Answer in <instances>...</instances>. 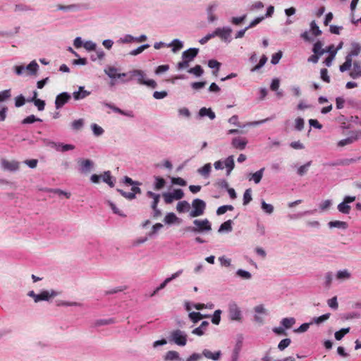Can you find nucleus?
<instances>
[{
    "label": "nucleus",
    "instance_id": "e2e57ef3",
    "mask_svg": "<svg viewBox=\"0 0 361 361\" xmlns=\"http://www.w3.org/2000/svg\"><path fill=\"white\" fill-rule=\"evenodd\" d=\"M236 274L238 276L245 279H250L251 278V274L243 269H238Z\"/></svg>",
    "mask_w": 361,
    "mask_h": 361
},
{
    "label": "nucleus",
    "instance_id": "864d4df0",
    "mask_svg": "<svg viewBox=\"0 0 361 361\" xmlns=\"http://www.w3.org/2000/svg\"><path fill=\"white\" fill-rule=\"evenodd\" d=\"M290 343L291 341L290 338H284L280 341V343L278 345V348L280 350H283L289 346Z\"/></svg>",
    "mask_w": 361,
    "mask_h": 361
},
{
    "label": "nucleus",
    "instance_id": "f3484780",
    "mask_svg": "<svg viewBox=\"0 0 361 361\" xmlns=\"http://www.w3.org/2000/svg\"><path fill=\"white\" fill-rule=\"evenodd\" d=\"M90 94V92L84 90L83 87H80L79 90L73 92V97L75 100H79L85 98Z\"/></svg>",
    "mask_w": 361,
    "mask_h": 361
},
{
    "label": "nucleus",
    "instance_id": "393cba45",
    "mask_svg": "<svg viewBox=\"0 0 361 361\" xmlns=\"http://www.w3.org/2000/svg\"><path fill=\"white\" fill-rule=\"evenodd\" d=\"M208 325L209 322L204 321L202 322L201 325L199 327H197L195 329H193L192 333L197 336H202L204 334V330L208 326Z\"/></svg>",
    "mask_w": 361,
    "mask_h": 361
},
{
    "label": "nucleus",
    "instance_id": "4468645a",
    "mask_svg": "<svg viewBox=\"0 0 361 361\" xmlns=\"http://www.w3.org/2000/svg\"><path fill=\"white\" fill-rule=\"evenodd\" d=\"M217 4L216 3H213V4H211L208 6L207 8V16H208V20L209 22H214L215 21L217 18L216 16L214 15V11L216 10V7H217Z\"/></svg>",
    "mask_w": 361,
    "mask_h": 361
},
{
    "label": "nucleus",
    "instance_id": "aec40b11",
    "mask_svg": "<svg viewBox=\"0 0 361 361\" xmlns=\"http://www.w3.org/2000/svg\"><path fill=\"white\" fill-rule=\"evenodd\" d=\"M147 196L149 198L153 199V202L152 203L151 207H152V209H156V207H157L158 203L160 200V195L156 194L152 191H148L147 192Z\"/></svg>",
    "mask_w": 361,
    "mask_h": 361
},
{
    "label": "nucleus",
    "instance_id": "c756f323",
    "mask_svg": "<svg viewBox=\"0 0 361 361\" xmlns=\"http://www.w3.org/2000/svg\"><path fill=\"white\" fill-rule=\"evenodd\" d=\"M101 176V178L104 183H107L111 188L114 186V183L112 180V176H111V172L109 171H105L104 174Z\"/></svg>",
    "mask_w": 361,
    "mask_h": 361
},
{
    "label": "nucleus",
    "instance_id": "6e6d98bb",
    "mask_svg": "<svg viewBox=\"0 0 361 361\" xmlns=\"http://www.w3.org/2000/svg\"><path fill=\"white\" fill-rule=\"evenodd\" d=\"M262 209L267 214H271L274 212V207L270 204L266 203L264 201L262 202Z\"/></svg>",
    "mask_w": 361,
    "mask_h": 361
},
{
    "label": "nucleus",
    "instance_id": "9d476101",
    "mask_svg": "<svg viewBox=\"0 0 361 361\" xmlns=\"http://www.w3.org/2000/svg\"><path fill=\"white\" fill-rule=\"evenodd\" d=\"M132 192H126L121 189H118L117 191L124 197L128 200H133L135 198V194L141 193V189L137 186H133L131 188Z\"/></svg>",
    "mask_w": 361,
    "mask_h": 361
},
{
    "label": "nucleus",
    "instance_id": "c9c22d12",
    "mask_svg": "<svg viewBox=\"0 0 361 361\" xmlns=\"http://www.w3.org/2000/svg\"><path fill=\"white\" fill-rule=\"evenodd\" d=\"M232 221L228 220L225 222H224L219 228V232H223V231H232Z\"/></svg>",
    "mask_w": 361,
    "mask_h": 361
},
{
    "label": "nucleus",
    "instance_id": "774afa93",
    "mask_svg": "<svg viewBox=\"0 0 361 361\" xmlns=\"http://www.w3.org/2000/svg\"><path fill=\"white\" fill-rule=\"evenodd\" d=\"M282 57V52L281 51H278L277 53H275L272 55L271 62L272 64H277L279 62V60Z\"/></svg>",
    "mask_w": 361,
    "mask_h": 361
},
{
    "label": "nucleus",
    "instance_id": "f257e3e1",
    "mask_svg": "<svg viewBox=\"0 0 361 361\" xmlns=\"http://www.w3.org/2000/svg\"><path fill=\"white\" fill-rule=\"evenodd\" d=\"M195 225L190 230L194 233H203L210 231L212 230V225L207 219L200 220L195 219L193 221Z\"/></svg>",
    "mask_w": 361,
    "mask_h": 361
},
{
    "label": "nucleus",
    "instance_id": "3c124183",
    "mask_svg": "<svg viewBox=\"0 0 361 361\" xmlns=\"http://www.w3.org/2000/svg\"><path fill=\"white\" fill-rule=\"evenodd\" d=\"M148 47H149V45L147 44L142 45V46L137 47V49H135L134 50H132L130 52V54L132 55V56H136V55L140 54V53H142L145 49H147Z\"/></svg>",
    "mask_w": 361,
    "mask_h": 361
},
{
    "label": "nucleus",
    "instance_id": "680f3d73",
    "mask_svg": "<svg viewBox=\"0 0 361 361\" xmlns=\"http://www.w3.org/2000/svg\"><path fill=\"white\" fill-rule=\"evenodd\" d=\"M25 101L26 100L23 95H19L15 99V106L16 107H20L25 104Z\"/></svg>",
    "mask_w": 361,
    "mask_h": 361
},
{
    "label": "nucleus",
    "instance_id": "7c9ffc66",
    "mask_svg": "<svg viewBox=\"0 0 361 361\" xmlns=\"http://www.w3.org/2000/svg\"><path fill=\"white\" fill-rule=\"evenodd\" d=\"M211 164L208 163L204 164L202 167L200 168L197 171L200 174L204 177H208L211 171Z\"/></svg>",
    "mask_w": 361,
    "mask_h": 361
},
{
    "label": "nucleus",
    "instance_id": "58836bf2",
    "mask_svg": "<svg viewBox=\"0 0 361 361\" xmlns=\"http://www.w3.org/2000/svg\"><path fill=\"white\" fill-rule=\"evenodd\" d=\"M106 106H109V108H111L114 112H116V113H118L120 114H122V115H124V116H129V117H133V115L132 114L131 111H129V112H125L124 111H123L122 109L115 106H113L111 104H106Z\"/></svg>",
    "mask_w": 361,
    "mask_h": 361
},
{
    "label": "nucleus",
    "instance_id": "c85d7f7f",
    "mask_svg": "<svg viewBox=\"0 0 361 361\" xmlns=\"http://www.w3.org/2000/svg\"><path fill=\"white\" fill-rule=\"evenodd\" d=\"M225 166L227 168V175L228 176L234 169L235 163L233 156H229L225 161Z\"/></svg>",
    "mask_w": 361,
    "mask_h": 361
},
{
    "label": "nucleus",
    "instance_id": "2eb2a0df",
    "mask_svg": "<svg viewBox=\"0 0 361 361\" xmlns=\"http://www.w3.org/2000/svg\"><path fill=\"white\" fill-rule=\"evenodd\" d=\"M221 353L220 350L216 351L215 353H212V352H211L208 349H204L202 351V355L203 356H204L205 357H207L208 359H211V360H219V358L221 357Z\"/></svg>",
    "mask_w": 361,
    "mask_h": 361
},
{
    "label": "nucleus",
    "instance_id": "b1692460",
    "mask_svg": "<svg viewBox=\"0 0 361 361\" xmlns=\"http://www.w3.org/2000/svg\"><path fill=\"white\" fill-rule=\"evenodd\" d=\"M199 114L200 116H207L212 120L214 119L216 117L214 112H213L211 109H207L206 107L201 108L199 111Z\"/></svg>",
    "mask_w": 361,
    "mask_h": 361
},
{
    "label": "nucleus",
    "instance_id": "bf43d9fd",
    "mask_svg": "<svg viewBox=\"0 0 361 361\" xmlns=\"http://www.w3.org/2000/svg\"><path fill=\"white\" fill-rule=\"evenodd\" d=\"M330 315H331L330 313H326L320 317H315V318H314V323L319 324L322 322L327 320L330 317Z\"/></svg>",
    "mask_w": 361,
    "mask_h": 361
},
{
    "label": "nucleus",
    "instance_id": "bb28decb",
    "mask_svg": "<svg viewBox=\"0 0 361 361\" xmlns=\"http://www.w3.org/2000/svg\"><path fill=\"white\" fill-rule=\"evenodd\" d=\"M323 44L320 41H317L313 46L312 51L314 54H319L320 56L323 55L326 50L322 48Z\"/></svg>",
    "mask_w": 361,
    "mask_h": 361
},
{
    "label": "nucleus",
    "instance_id": "8fccbe9b",
    "mask_svg": "<svg viewBox=\"0 0 361 361\" xmlns=\"http://www.w3.org/2000/svg\"><path fill=\"white\" fill-rule=\"evenodd\" d=\"M178 219V217L173 213H169L164 218L166 224H170L174 223Z\"/></svg>",
    "mask_w": 361,
    "mask_h": 361
},
{
    "label": "nucleus",
    "instance_id": "7ed1b4c3",
    "mask_svg": "<svg viewBox=\"0 0 361 361\" xmlns=\"http://www.w3.org/2000/svg\"><path fill=\"white\" fill-rule=\"evenodd\" d=\"M27 295L32 297L35 302H37L41 300H49V298L56 296L57 293L51 290V291L43 290L39 294H35L33 290H31Z\"/></svg>",
    "mask_w": 361,
    "mask_h": 361
},
{
    "label": "nucleus",
    "instance_id": "4be33fe9",
    "mask_svg": "<svg viewBox=\"0 0 361 361\" xmlns=\"http://www.w3.org/2000/svg\"><path fill=\"white\" fill-rule=\"evenodd\" d=\"M105 73L108 75L111 78H121L122 76H126V73L118 74L117 69L114 67H109L105 70Z\"/></svg>",
    "mask_w": 361,
    "mask_h": 361
},
{
    "label": "nucleus",
    "instance_id": "09e8293b",
    "mask_svg": "<svg viewBox=\"0 0 361 361\" xmlns=\"http://www.w3.org/2000/svg\"><path fill=\"white\" fill-rule=\"evenodd\" d=\"M359 0H352L351 1V4H350V9H351V11H352V22L354 24H357L359 21H361V18L360 19H357V20H355L354 17H353V15H354V11L357 6V4L358 3Z\"/></svg>",
    "mask_w": 361,
    "mask_h": 361
},
{
    "label": "nucleus",
    "instance_id": "052dcab7",
    "mask_svg": "<svg viewBox=\"0 0 361 361\" xmlns=\"http://www.w3.org/2000/svg\"><path fill=\"white\" fill-rule=\"evenodd\" d=\"M171 194L173 195V197L176 200H180L184 196V192L181 189H175Z\"/></svg>",
    "mask_w": 361,
    "mask_h": 361
},
{
    "label": "nucleus",
    "instance_id": "412c9836",
    "mask_svg": "<svg viewBox=\"0 0 361 361\" xmlns=\"http://www.w3.org/2000/svg\"><path fill=\"white\" fill-rule=\"evenodd\" d=\"M54 145H55L56 150L62 152H66L68 150H73L75 149V146L73 145H70V144H63V143L56 144L55 143Z\"/></svg>",
    "mask_w": 361,
    "mask_h": 361
},
{
    "label": "nucleus",
    "instance_id": "e433bc0d",
    "mask_svg": "<svg viewBox=\"0 0 361 361\" xmlns=\"http://www.w3.org/2000/svg\"><path fill=\"white\" fill-rule=\"evenodd\" d=\"M281 323L286 329H290L295 323V319L293 317L284 318Z\"/></svg>",
    "mask_w": 361,
    "mask_h": 361
},
{
    "label": "nucleus",
    "instance_id": "0eeeda50",
    "mask_svg": "<svg viewBox=\"0 0 361 361\" xmlns=\"http://www.w3.org/2000/svg\"><path fill=\"white\" fill-rule=\"evenodd\" d=\"M71 99V95L67 92H62L58 94L55 100V106L57 109L61 108Z\"/></svg>",
    "mask_w": 361,
    "mask_h": 361
},
{
    "label": "nucleus",
    "instance_id": "49530a36",
    "mask_svg": "<svg viewBox=\"0 0 361 361\" xmlns=\"http://www.w3.org/2000/svg\"><path fill=\"white\" fill-rule=\"evenodd\" d=\"M267 61V56H266L265 55H263V56L261 57V59H260V60H259V61L258 64H257L255 66H254V67L251 69V71H252V72H255V71H258L259 68H262V66L266 63Z\"/></svg>",
    "mask_w": 361,
    "mask_h": 361
},
{
    "label": "nucleus",
    "instance_id": "4d7b16f0",
    "mask_svg": "<svg viewBox=\"0 0 361 361\" xmlns=\"http://www.w3.org/2000/svg\"><path fill=\"white\" fill-rule=\"evenodd\" d=\"M173 48H172V51L173 52H176L178 50H180V49H182L183 47V44L180 41H179L178 39H174L173 40V42H171V44Z\"/></svg>",
    "mask_w": 361,
    "mask_h": 361
},
{
    "label": "nucleus",
    "instance_id": "f704fd0d",
    "mask_svg": "<svg viewBox=\"0 0 361 361\" xmlns=\"http://www.w3.org/2000/svg\"><path fill=\"white\" fill-rule=\"evenodd\" d=\"M352 62H353V59H350V56H346L345 57V61L340 66V71L341 72H345L348 70H349L350 68V67L352 66Z\"/></svg>",
    "mask_w": 361,
    "mask_h": 361
},
{
    "label": "nucleus",
    "instance_id": "6ab92c4d",
    "mask_svg": "<svg viewBox=\"0 0 361 361\" xmlns=\"http://www.w3.org/2000/svg\"><path fill=\"white\" fill-rule=\"evenodd\" d=\"M28 102H33L39 111H43L45 108V102L37 98H30L27 99Z\"/></svg>",
    "mask_w": 361,
    "mask_h": 361
},
{
    "label": "nucleus",
    "instance_id": "4c0bfd02",
    "mask_svg": "<svg viewBox=\"0 0 361 361\" xmlns=\"http://www.w3.org/2000/svg\"><path fill=\"white\" fill-rule=\"evenodd\" d=\"M155 180H156V183L154 184L155 190H159L165 186L166 181L163 178L159 177V176H156Z\"/></svg>",
    "mask_w": 361,
    "mask_h": 361
},
{
    "label": "nucleus",
    "instance_id": "f8f14e48",
    "mask_svg": "<svg viewBox=\"0 0 361 361\" xmlns=\"http://www.w3.org/2000/svg\"><path fill=\"white\" fill-rule=\"evenodd\" d=\"M247 143V140L245 137H234L232 140V145L234 148L238 149H244Z\"/></svg>",
    "mask_w": 361,
    "mask_h": 361
},
{
    "label": "nucleus",
    "instance_id": "ea45409f",
    "mask_svg": "<svg viewBox=\"0 0 361 361\" xmlns=\"http://www.w3.org/2000/svg\"><path fill=\"white\" fill-rule=\"evenodd\" d=\"M350 331V328H343V329H341V330L336 331L334 334L335 336V338L337 340V341H340L341 340L344 336L345 334H347L348 333H349Z\"/></svg>",
    "mask_w": 361,
    "mask_h": 361
},
{
    "label": "nucleus",
    "instance_id": "37998d69",
    "mask_svg": "<svg viewBox=\"0 0 361 361\" xmlns=\"http://www.w3.org/2000/svg\"><path fill=\"white\" fill-rule=\"evenodd\" d=\"M188 73L195 75L196 76H200L203 74V69L201 66L196 65L195 67L188 70Z\"/></svg>",
    "mask_w": 361,
    "mask_h": 361
},
{
    "label": "nucleus",
    "instance_id": "c03bdc74",
    "mask_svg": "<svg viewBox=\"0 0 361 361\" xmlns=\"http://www.w3.org/2000/svg\"><path fill=\"white\" fill-rule=\"evenodd\" d=\"M252 190L250 188L247 189L243 195V204L246 205L250 203L252 200Z\"/></svg>",
    "mask_w": 361,
    "mask_h": 361
},
{
    "label": "nucleus",
    "instance_id": "79ce46f5",
    "mask_svg": "<svg viewBox=\"0 0 361 361\" xmlns=\"http://www.w3.org/2000/svg\"><path fill=\"white\" fill-rule=\"evenodd\" d=\"M310 29L313 35L317 37L322 34V31L317 26L314 20H312L310 23Z\"/></svg>",
    "mask_w": 361,
    "mask_h": 361
},
{
    "label": "nucleus",
    "instance_id": "cd10ccee",
    "mask_svg": "<svg viewBox=\"0 0 361 361\" xmlns=\"http://www.w3.org/2000/svg\"><path fill=\"white\" fill-rule=\"evenodd\" d=\"M205 317H207V316L203 315L200 312H192L189 314V318L193 323H197Z\"/></svg>",
    "mask_w": 361,
    "mask_h": 361
},
{
    "label": "nucleus",
    "instance_id": "603ef678",
    "mask_svg": "<svg viewBox=\"0 0 361 361\" xmlns=\"http://www.w3.org/2000/svg\"><path fill=\"white\" fill-rule=\"evenodd\" d=\"M221 311L220 310H217L214 312L212 319V322L213 324H214L216 325H218L219 324L220 320H221Z\"/></svg>",
    "mask_w": 361,
    "mask_h": 361
},
{
    "label": "nucleus",
    "instance_id": "f03ea898",
    "mask_svg": "<svg viewBox=\"0 0 361 361\" xmlns=\"http://www.w3.org/2000/svg\"><path fill=\"white\" fill-rule=\"evenodd\" d=\"M193 209L190 213V217H197L204 214L206 208L205 202L200 199H195L192 202Z\"/></svg>",
    "mask_w": 361,
    "mask_h": 361
},
{
    "label": "nucleus",
    "instance_id": "2f4dec72",
    "mask_svg": "<svg viewBox=\"0 0 361 361\" xmlns=\"http://www.w3.org/2000/svg\"><path fill=\"white\" fill-rule=\"evenodd\" d=\"M264 171V168L261 169L260 170L257 171V172L251 174V178L250 180H253L255 183H259L262 178L263 176V172Z\"/></svg>",
    "mask_w": 361,
    "mask_h": 361
},
{
    "label": "nucleus",
    "instance_id": "9b49d317",
    "mask_svg": "<svg viewBox=\"0 0 361 361\" xmlns=\"http://www.w3.org/2000/svg\"><path fill=\"white\" fill-rule=\"evenodd\" d=\"M199 51V49L197 48H190L182 54L183 59H185L188 61H192L194 58L196 57Z\"/></svg>",
    "mask_w": 361,
    "mask_h": 361
},
{
    "label": "nucleus",
    "instance_id": "13d9d810",
    "mask_svg": "<svg viewBox=\"0 0 361 361\" xmlns=\"http://www.w3.org/2000/svg\"><path fill=\"white\" fill-rule=\"evenodd\" d=\"M350 276V273L347 270L339 271L336 274L338 279H348Z\"/></svg>",
    "mask_w": 361,
    "mask_h": 361
},
{
    "label": "nucleus",
    "instance_id": "423d86ee",
    "mask_svg": "<svg viewBox=\"0 0 361 361\" xmlns=\"http://www.w3.org/2000/svg\"><path fill=\"white\" fill-rule=\"evenodd\" d=\"M228 314L231 320H241V312L236 304L233 303L229 305Z\"/></svg>",
    "mask_w": 361,
    "mask_h": 361
},
{
    "label": "nucleus",
    "instance_id": "6e6552de",
    "mask_svg": "<svg viewBox=\"0 0 361 361\" xmlns=\"http://www.w3.org/2000/svg\"><path fill=\"white\" fill-rule=\"evenodd\" d=\"M183 273V270H178V271L173 274L170 277L166 278L160 285L159 287H157L154 292L151 294V296H154L158 291L164 288L166 286L171 282L172 280L175 279L176 278L178 277L181 274Z\"/></svg>",
    "mask_w": 361,
    "mask_h": 361
},
{
    "label": "nucleus",
    "instance_id": "1a4fd4ad",
    "mask_svg": "<svg viewBox=\"0 0 361 361\" xmlns=\"http://www.w3.org/2000/svg\"><path fill=\"white\" fill-rule=\"evenodd\" d=\"M1 166L5 170L16 171L19 169L20 164L16 161L1 160Z\"/></svg>",
    "mask_w": 361,
    "mask_h": 361
},
{
    "label": "nucleus",
    "instance_id": "0e129e2a",
    "mask_svg": "<svg viewBox=\"0 0 361 361\" xmlns=\"http://www.w3.org/2000/svg\"><path fill=\"white\" fill-rule=\"evenodd\" d=\"M245 18L246 15H243L240 17H233L231 20V22L235 25H239L245 20Z\"/></svg>",
    "mask_w": 361,
    "mask_h": 361
},
{
    "label": "nucleus",
    "instance_id": "39448f33",
    "mask_svg": "<svg viewBox=\"0 0 361 361\" xmlns=\"http://www.w3.org/2000/svg\"><path fill=\"white\" fill-rule=\"evenodd\" d=\"M232 32V29L228 27H218L214 31V36L219 37L225 42L230 41L229 38Z\"/></svg>",
    "mask_w": 361,
    "mask_h": 361
},
{
    "label": "nucleus",
    "instance_id": "dca6fc26",
    "mask_svg": "<svg viewBox=\"0 0 361 361\" xmlns=\"http://www.w3.org/2000/svg\"><path fill=\"white\" fill-rule=\"evenodd\" d=\"M361 51V45L357 42H353L351 44V49L346 56H350V59H353V56H357Z\"/></svg>",
    "mask_w": 361,
    "mask_h": 361
},
{
    "label": "nucleus",
    "instance_id": "5fc2aeb1",
    "mask_svg": "<svg viewBox=\"0 0 361 361\" xmlns=\"http://www.w3.org/2000/svg\"><path fill=\"white\" fill-rule=\"evenodd\" d=\"M11 97V90L0 92V102L6 101Z\"/></svg>",
    "mask_w": 361,
    "mask_h": 361
},
{
    "label": "nucleus",
    "instance_id": "ddd939ff",
    "mask_svg": "<svg viewBox=\"0 0 361 361\" xmlns=\"http://www.w3.org/2000/svg\"><path fill=\"white\" fill-rule=\"evenodd\" d=\"M349 75L353 79L361 78V66L358 62L355 61L353 63V69Z\"/></svg>",
    "mask_w": 361,
    "mask_h": 361
},
{
    "label": "nucleus",
    "instance_id": "a18cd8bd",
    "mask_svg": "<svg viewBox=\"0 0 361 361\" xmlns=\"http://www.w3.org/2000/svg\"><path fill=\"white\" fill-rule=\"evenodd\" d=\"M208 66L211 68H216V71L213 72L214 75H217V72L219 70L221 63L219 62H218L217 61H216V60L212 59V60L209 61Z\"/></svg>",
    "mask_w": 361,
    "mask_h": 361
},
{
    "label": "nucleus",
    "instance_id": "a19ab883",
    "mask_svg": "<svg viewBox=\"0 0 361 361\" xmlns=\"http://www.w3.org/2000/svg\"><path fill=\"white\" fill-rule=\"evenodd\" d=\"M338 209L341 213L348 214L350 213V207L345 202H343L338 205Z\"/></svg>",
    "mask_w": 361,
    "mask_h": 361
},
{
    "label": "nucleus",
    "instance_id": "a878e982",
    "mask_svg": "<svg viewBox=\"0 0 361 361\" xmlns=\"http://www.w3.org/2000/svg\"><path fill=\"white\" fill-rule=\"evenodd\" d=\"M190 204L187 201L183 200V201L179 202L177 204L176 209L179 213H183L185 212H188L190 209Z\"/></svg>",
    "mask_w": 361,
    "mask_h": 361
},
{
    "label": "nucleus",
    "instance_id": "72a5a7b5",
    "mask_svg": "<svg viewBox=\"0 0 361 361\" xmlns=\"http://www.w3.org/2000/svg\"><path fill=\"white\" fill-rule=\"evenodd\" d=\"M179 358V354L178 352L174 350H170L166 353L164 360L165 361H173Z\"/></svg>",
    "mask_w": 361,
    "mask_h": 361
},
{
    "label": "nucleus",
    "instance_id": "20e7f679",
    "mask_svg": "<svg viewBox=\"0 0 361 361\" xmlns=\"http://www.w3.org/2000/svg\"><path fill=\"white\" fill-rule=\"evenodd\" d=\"M171 341H173L176 344L184 346L187 343V335L182 331L176 329L171 333Z\"/></svg>",
    "mask_w": 361,
    "mask_h": 361
},
{
    "label": "nucleus",
    "instance_id": "69168bd1",
    "mask_svg": "<svg viewBox=\"0 0 361 361\" xmlns=\"http://www.w3.org/2000/svg\"><path fill=\"white\" fill-rule=\"evenodd\" d=\"M71 126H72L73 129L76 130H80L83 126V120L82 118L78 119V120H75L72 123Z\"/></svg>",
    "mask_w": 361,
    "mask_h": 361
},
{
    "label": "nucleus",
    "instance_id": "473e14b6",
    "mask_svg": "<svg viewBox=\"0 0 361 361\" xmlns=\"http://www.w3.org/2000/svg\"><path fill=\"white\" fill-rule=\"evenodd\" d=\"M329 226L330 228H339L345 229L348 227V224L345 221H330L329 223Z\"/></svg>",
    "mask_w": 361,
    "mask_h": 361
},
{
    "label": "nucleus",
    "instance_id": "5701e85b",
    "mask_svg": "<svg viewBox=\"0 0 361 361\" xmlns=\"http://www.w3.org/2000/svg\"><path fill=\"white\" fill-rule=\"evenodd\" d=\"M39 66L35 61H31L26 67L25 70L28 71L30 75H36L38 71Z\"/></svg>",
    "mask_w": 361,
    "mask_h": 361
},
{
    "label": "nucleus",
    "instance_id": "338daca9",
    "mask_svg": "<svg viewBox=\"0 0 361 361\" xmlns=\"http://www.w3.org/2000/svg\"><path fill=\"white\" fill-rule=\"evenodd\" d=\"M162 196L166 204H171L175 200L171 192H164Z\"/></svg>",
    "mask_w": 361,
    "mask_h": 361
},
{
    "label": "nucleus",
    "instance_id": "de8ad7c7",
    "mask_svg": "<svg viewBox=\"0 0 361 361\" xmlns=\"http://www.w3.org/2000/svg\"><path fill=\"white\" fill-rule=\"evenodd\" d=\"M35 121H42V120L39 118H36L35 116H34V115H30V116L25 118L22 121V123L23 124H30V123H33Z\"/></svg>",
    "mask_w": 361,
    "mask_h": 361
},
{
    "label": "nucleus",
    "instance_id": "a211bd4d",
    "mask_svg": "<svg viewBox=\"0 0 361 361\" xmlns=\"http://www.w3.org/2000/svg\"><path fill=\"white\" fill-rule=\"evenodd\" d=\"M78 163H79V164L80 166L81 171L82 172H88V171H90V169H91V167L92 166V161H90L89 159L79 160Z\"/></svg>",
    "mask_w": 361,
    "mask_h": 361
}]
</instances>
